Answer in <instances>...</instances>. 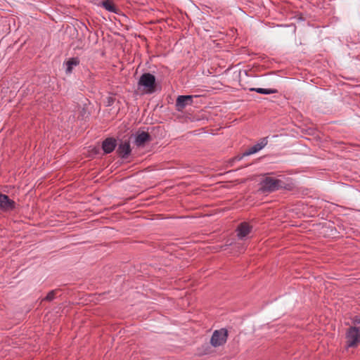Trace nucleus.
<instances>
[{
	"instance_id": "obj_12",
	"label": "nucleus",
	"mask_w": 360,
	"mask_h": 360,
	"mask_svg": "<svg viewBox=\"0 0 360 360\" xmlns=\"http://www.w3.org/2000/svg\"><path fill=\"white\" fill-rule=\"evenodd\" d=\"M79 64V59L77 57H72L69 58L65 63L66 66L65 73L70 75L72 72V70L75 67Z\"/></svg>"
},
{
	"instance_id": "obj_10",
	"label": "nucleus",
	"mask_w": 360,
	"mask_h": 360,
	"mask_svg": "<svg viewBox=\"0 0 360 360\" xmlns=\"http://www.w3.org/2000/svg\"><path fill=\"white\" fill-rule=\"evenodd\" d=\"M116 146L117 141L112 137L105 139L102 143V149L106 154L112 153L115 149Z\"/></svg>"
},
{
	"instance_id": "obj_16",
	"label": "nucleus",
	"mask_w": 360,
	"mask_h": 360,
	"mask_svg": "<svg viewBox=\"0 0 360 360\" xmlns=\"http://www.w3.org/2000/svg\"><path fill=\"white\" fill-rule=\"evenodd\" d=\"M246 155H243V153L240 155H238L235 158V160H242L244 157H245Z\"/></svg>"
},
{
	"instance_id": "obj_9",
	"label": "nucleus",
	"mask_w": 360,
	"mask_h": 360,
	"mask_svg": "<svg viewBox=\"0 0 360 360\" xmlns=\"http://www.w3.org/2000/svg\"><path fill=\"white\" fill-rule=\"evenodd\" d=\"M15 202L5 194L0 193V208L3 210H13Z\"/></svg>"
},
{
	"instance_id": "obj_1",
	"label": "nucleus",
	"mask_w": 360,
	"mask_h": 360,
	"mask_svg": "<svg viewBox=\"0 0 360 360\" xmlns=\"http://www.w3.org/2000/svg\"><path fill=\"white\" fill-rule=\"evenodd\" d=\"M355 326L347 328L345 334L346 347L356 348L360 343V319L354 321Z\"/></svg>"
},
{
	"instance_id": "obj_11",
	"label": "nucleus",
	"mask_w": 360,
	"mask_h": 360,
	"mask_svg": "<svg viewBox=\"0 0 360 360\" xmlns=\"http://www.w3.org/2000/svg\"><path fill=\"white\" fill-rule=\"evenodd\" d=\"M151 140L150 135L146 131L138 132L135 137V144L138 147L144 146L146 142Z\"/></svg>"
},
{
	"instance_id": "obj_14",
	"label": "nucleus",
	"mask_w": 360,
	"mask_h": 360,
	"mask_svg": "<svg viewBox=\"0 0 360 360\" xmlns=\"http://www.w3.org/2000/svg\"><path fill=\"white\" fill-rule=\"evenodd\" d=\"M101 5L106 11L111 13H117V8L110 1H103Z\"/></svg>"
},
{
	"instance_id": "obj_5",
	"label": "nucleus",
	"mask_w": 360,
	"mask_h": 360,
	"mask_svg": "<svg viewBox=\"0 0 360 360\" xmlns=\"http://www.w3.org/2000/svg\"><path fill=\"white\" fill-rule=\"evenodd\" d=\"M193 97L197 96L182 95L179 96L176 101V108L178 111H182L187 105L193 103Z\"/></svg>"
},
{
	"instance_id": "obj_3",
	"label": "nucleus",
	"mask_w": 360,
	"mask_h": 360,
	"mask_svg": "<svg viewBox=\"0 0 360 360\" xmlns=\"http://www.w3.org/2000/svg\"><path fill=\"white\" fill-rule=\"evenodd\" d=\"M139 89H142L145 94H152L156 91L155 77L149 73H143L138 81Z\"/></svg>"
},
{
	"instance_id": "obj_2",
	"label": "nucleus",
	"mask_w": 360,
	"mask_h": 360,
	"mask_svg": "<svg viewBox=\"0 0 360 360\" xmlns=\"http://www.w3.org/2000/svg\"><path fill=\"white\" fill-rule=\"evenodd\" d=\"M262 190L264 192L271 193L281 188L290 189L291 186L283 180L267 176L261 183Z\"/></svg>"
},
{
	"instance_id": "obj_13",
	"label": "nucleus",
	"mask_w": 360,
	"mask_h": 360,
	"mask_svg": "<svg viewBox=\"0 0 360 360\" xmlns=\"http://www.w3.org/2000/svg\"><path fill=\"white\" fill-rule=\"evenodd\" d=\"M250 91H255L258 94L269 95L272 94H276L278 91L275 89H264V88H250Z\"/></svg>"
},
{
	"instance_id": "obj_8",
	"label": "nucleus",
	"mask_w": 360,
	"mask_h": 360,
	"mask_svg": "<svg viewBox=\"0 0 360 360\" xmlns=\"http://www.w3.org/2000/svg\"><path fill=\"white\" fill-rule=\"evenodd\" d=\"M268 143V137L261 139L256 144L250 147L248 150L243 153V155H250L255 154L262 148H264Z\"/></svg>"
},
{
	"instance_id": "obj_15",
	"label": "nucleus",
	"mask_w": 360,
	"mask_h": 360,
	"mask_svg": "<svg viewBox=\"0 0 360 360\" xmlns=\"http://www.w3.org/2000/svg\"><path fill=\"white\" fill-rule=\"evenodd\" d=\"M58 292H59L58 289H55V290H51L47 294V295L45 297V298L44 300L46 301H49V302L52 301L55 298L56 295H57V293Z\"/></svg>"
},
{
	"instance_id": "obj_6",
	"label": "nucleus",
	"mask_w": 360,
	"mask_h": 360,
	"mask_svg": "<svg viewBox=\"0 0 360 360\" xmlns=\"http://www.w3.org/2000/svg\"><path fill=\"white\" fill-rule=\"evenodd\" d=\"M252 230V226L248 222H242L240 223L237 229V236L240 240L245 239Z\"/></svg>"
},
{
	"instance_id": "obj_4",
	"label": "nucleus",
	"mask_w": 360,
	"mask_h": 360,
	"mask_svg": "<svg viewBox=\"0 0 360 360\" xmlns=\"http://www.w3.org/2000/svg\"><path fill=\"white\" fill-rule=\"evenodd\" d=\"M227 336L228 331L226 328L217 330L213 333L210 342L214 347L223 345L226 342Z\"/></svg>"
},
{
	"instance_id": "obj_7",
	"label": "nucleus",
	"mask_w": 360,
	"mask_h": 360,
	"mask_svg": "<svg viewBox=\"0 0 360 360\" xmlns=\"http://www.w3.org/2000/svg\"><path fill=\"white\" fill-rule=\"evenodd\" d=\"M131 151L130 143L127 140L122 141L117 148L118 155L122 159L127 158Z\"/></svg>"
}]
</instances>
